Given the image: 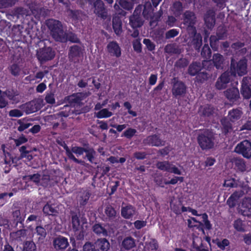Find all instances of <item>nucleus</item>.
Listing matches in <instances>:
<instances>
[{"instance_id":"41","label":"nucleus","mask_w":251,"mask_h":251,"mask_svg":"<svg viewBox=\"0 0 251 251\" xmlns=\"http://www.w3.org/2000/svg\"><path fill=\"white\" fill-rule=\"evenodd\" d=\"M8 69L10 74L14 76H18L20 75L21 69L19 65L16 63H13L8 67Z\"/></svg>"},{"instance_id":"40","label":"nucleus","mask_w":251,"mask_h":251,"mask_svg":"<svg viewBox=\"0 0 251 251\" xmlns=\"http://www.w3.org/2000/svg\"><path fill=\"white\" fill-rule=\"evenodd\" d=\"M64 145H62V146L63 147L64 149L65 150L66 154H67V156L68 157V158L71 160H73L74 162H75L76 163L83 164L84 163V161H82V160H78L77 158H76L75 157V156L74 155V154H73V153L72 152L71 150L69 149V148H68V147L65 143H64Z\"/></svg>"},{"instance_id":"21","label":"nucleus","mask_w":251,"mask_h":251,"mask_svg":"<svg viewBox=\"0 0 251 251\" xmlns=\"http://www.w3.org/2000/svg\"><path fill=\"white\" fill-rule=\"evenodd\" d=\"M53 245L56 250H63L65 249L69 244L67 238L62 236H59L54 239Z\"/></svg>"},{"instance_id":"53","label":"nucleus","mask_w":251,"mask_h":251,"mask_svg":"<svg viewBox=\"0 0 251 251\" xmlns=\"http://www.w3.org/2000/svg\"><path fill=\"white\" fill-rule=\"evenodd\" d=\"M119 4L123 8L126 10H130L133 8V4L129 0H120Z\"/></svg>"},{"instance_id":"2","label":"nucleus","mask_w":251,"mask_h":251,"mask_svg":"<svg viewBox=\"0 0 251 251\" xmlns=\"http://www.w3.org/2000/svg\"><path fill=\"white\" fill-rule=\"evenodd\" d=\"M229 73L234 78L237 74L239 76H243L247 73V60L246 58L240 59L238 62L232 58L231 59L230 71Z\"/></svg>"},{"instance_id":"59","label":"nucleus","mask_w":251,"mask_h":251,"mask_svg":"<svg viewBox=\"0 0 251 251\" xmlns=\"http://www.w3.org/2000/svg\"><path fill=\"white\" fill-rule=\"evenodd\" d=\"M112 115V112L109 111H99L98 112H95V115L99 118H107Z\"/></svg>"},{"instance_id":"42","label":"nucleus","mask_w":251,"mask_h":251,"mask_svg":"<svg viewBox=\"0 0 251 251\" xmlns=\"http://www.w3.org/2000/svg\"><path fill=\"white\" fill-rule=\"evenodd\" d=\"M201 55L206 59H209L211 57V50L208 44H204L202 48Z\"/></svg>"},{"instance_id":"61","label":"nucleus","mask_w":251,"mask_h":251,"mask_svg":"<svg viewBox=\"0 0 251 251\" xmlns=\"http://www.w3.org/2000/svg\"><path fill=\"white\" fill-rule=\"evenodd\" d=\"M70 12V16L74 20H78L81 12L79 10H72L69 9L68 11Z\"/></svg>"},{"instance_id":"8","label":"nucleus","mask_w":251,"mask_h":251,"mask_svg":"<svg viewBox=\"0 0 251 251\" xmlns=\"http://www.w3.org/2000/svg\"><path fill=\"white\" fill-rule=\"evenodd\" d=\"M233 77L231 73L226 71L222 73L218 77L215 83V87L217 89L221 90L226 88L227 84L229 83Z\"/></svg>"},{"instance_id":"58","label":"nucleus","mask_w":251,"mask_h":251,"mask_svg":"<svg viewBox=\"0 0 251 251\" xmlns=\"http://www.w3.org/2000/svg\"><path fill=\"white\" fill-rule=\"evenodd\" d=\"M26 10L22 7H18L14 9V15L18 18H20V16L24 17V15H26Z\"/></svg>"},{"instance_id":"22","label":"nucleus","mask_w":251,"mask_h":251,"mask_svg":"<svg viewBox=\"0 0 251 251\" xmlns=\"http://www.w3.org/2000/svg\"><path fill=\"white\" fill-rule=\"evenodd\" d=\"M27 236V230L21 229L10 234V237L12 241L22 242Z\"/></svg>"},{"instance_id":"46","label":"nucleus","mask_w":251,"mask_h":251,"mask_svg":"<svg viewBox=\"0 0 251 251\" xmlns=\"http://www.w3.org/2000/svg\"><path fill=\"white\" fill-rule=\"evenodd\" d=\"M241 114L242 113L241 111H229L228 117L231 121L233 122L239 119L240 118Z\"/></svg>"},{"instance_id":"15","label":"nucleus","mask_w":251,"mask_h":251,"mask_svg":"<svg viewBox=\"0 0 251 251\" xmlns=\"http://www.w3.org/2000/svg\"><path fill=\"white\" fill-rule=\"evenodd\" d=\"M94 13L102 19H105L107 12L104 6V4L101 0H96L94 2Z\"/></svg>"},{"instance_id":"52","label":"nucleus","mask_w":251,"mask_h":251,"mask_svg":"<svg viewBox=\"0 0 251 251\" xmlns=\"http://www.w3.org/2000/svg\"><path fill=\"white\" fill-rule=\"evenodd\" d=\"M16 2V0H0V8L11 7Z\"/></svg>"},{"instance_id":"45","label":"nucleus","mask_w":251,"mask_h":251,"mask_svg":"<svg viewBox=\"0 0 251 251\" xmlns=\"http://www.w3.org/2000/svg\"><path fill=\"white\" fill-rule=\"evenodd\" d=\"M35 230L37 235L39 236L38 240L39 241H42L45 239L47 235L46 230L41 226H36Z\"/></svg>"},{"instance_id":"1","label":"nucleus","mask_w":251,"mask_h":251,"mask_svg":"<svg viewBox=\"0 0 251 251\" xmlns=\"http://www.w3.org/2000/svg\"><path fill=\"white\" fill-rule=\"evenodd\" d=\"M46 25L50 31L51 36L55 41L63 42L66 39V34L60 21L49 19L46 20Z\"/></svg>"},{"instance_id":"57","label":"nucleus","mask_w":251,"mask_h":251,"mask_svg":"<svg viewBox=\"0 0 251 251\" xmlns=\"http://www.w3.org/2000/svg\"><path fill=\"white\" fill-rule=\"evenodd\" d=\"M165 51L168 53L177 54L179 53L178 49L174 45H167L165 48Z\"/></svg>"},{"instance_id":"55","label":"nucleus","mask_w":251,"mask_h":251,"mask_svg":"<svg viewBox=\"0 0 251 251\" xmlns=\"http://www.w3.org/2000/svg\"><path fill=\"white\" fill-rule=\"evenodd\" d=\"M179 31L178 29H172L167 31L165 33V38L167 39L174 38L178 35Z\"/></svg>"},{"instance_id":"43","label":"nucleus","mask_w":251,"mask_h":251,"mask_svg":"<svg viewBox=\"0 0 251 251\" xmlns=\"http://www.w3.org/2000/svg\"><path fill=\"white\" fill-rule=\"evenodd\" d=\"M36 246L32 241H26L24 242L22 251H35Z\"/></svg>"},{"instance_id":"56","label":"nucleus","mask_w":251,"mask_h":251,"mask_svg":"<svg viewBox=\"0 0 251 251\" xmlns=\"http://www.w3.org/2000/svg\"><path fill=\"white\" fill-rule=\"evenodd\" d=\"M43 211L44 213L50 215H55L57 213L56 210L49 204L45 205L43 208Z\"/></svg>"},{"instance_id":"13","label":"nucleus","mask_w":251,"mask_h":251,"mask_svg":"<svg viewBox=\"0 0 251 251\" xmlns=\"http://www.w3.org/2000/svg\"><path fill=\"white\" fill-rule=\"evenodd\" d=\"M143 143L146 145L159 147L165 145V141L162 140L158 135H150L144 139Z\"/></svg>"},{"instance_id":"28","label":"nucleus","mask_w":251,"mask_h":251,"mask_svg":"<svg viewBox=\"0 0 251 251\" xmlns=\"http://www.w3.org/2000/svg\"><path fill=\"white\" fill-rule=\"evenodd\" d=\"M231 162L235 165V167L238 171L242 172L246 171V165L243 159L233 157L231 159Z\"/></svg>"},{"instance_id":"23","label":"nucleus","mask_w":251,"mask_h":251,"mask_svg":"<svg viewBox=\"0 0 251 251\" xmlns=\"http://www.w3.org/2000/svg\"><path fill=\"white\" fill-rule=\"evenodd\" d=\"M226 97L230 101L236 100L239 98V91L237 88L232 87L227 89L224 92Z\"/></svg>"},{"instance_id":"3","label":"nucleus","mask_w":251,"mask_h":251,"mask_svg":"<svg viewBox=\"0 0 251 251\" xmlns=\"http://www.w3.org/2000/svg\"><path fill=\"white\" fill-rule=\"evenodd\" d=\"M197 140L198 144L202 150H208L214 146V135L213 132L205 130L200 134Z\"/></svg>"},{"instance_id":"7","label":"nucleus","mask_w":251,"mask_h":251,"mask_svg":"<svg viewBox=\"0 0 251 251\" xmlns=\"http://www.w3.org/2000/svg\"><path fill=\"white\" fill-rule=\"evenodd\" d=\"M83 55V50L79 45H75L70 47L68 51V58L71 62L78 63Z\"/></svg>"},{"instance_id":"18","label":"nucleus","mask_w":251,"mask_h":251,"mask_svg":"<svg viewBox=\"0 0 251 251\" xmlns=\"http://www.w3.org/2000/svg\"><path fill=\"white\" fill-rule=\"evenodd\" d=\"M244 195V192L242 190L234 192L227 200V204L230 208L234 207L238 202L240 198L242 197Z\"/></svg>"},{"instance_id":"9","label":"nucleus","mask_w":251,"mask_h":251,"mask_svg":"<svg viewBox=\"0 0 251 251\" xmlns=\"http://www.w3.org/2000/svg\"><path fill=\"white\" fill-rule=\"evenodd\" d=\"M157 169L169 173H174L176 175H181V171L173 164L168 161H158L156 163Z\"/></svg>"},{"instance_id":"16","label":"nucleus","mask_w":251,"mask_h":251,"mask_svg":"<svg viewBox=\"0 0 251 251\" xmlns=\"http://www.w3.org/2000/svg\"><path fill=\"white\" fill-rule=\"evenodd\" d=\"M239 213L244 216H251V198H245L243 199L241 207Z\"/></svg>"},{"instance_id":"44","label":"nucleus","mask_w":251,"mask_h":251,"mask_svg":"<svg viewBox=\"0 0 251 251\" xmlns=\"http://www.w3.org/2000/svg\"><path fill=\"white\" fill-rule=\"evenodd\" d=\"M196 76L195 81L198 83H202L204 82L208 78L209 75L206 72H199L198 73Z\"/></svg>"},{"instance_id":"17","label":"nucleus","mask_w":251,"mask_h":251,"mask_svg":"<svg viewBox=\"0 0 251 251\" xmlns=\"http://www.w3.org/2000/svg\"><path fill=\"white\" fill-rule=\"evenodd\" d=\"M204 21L206 27L212 29L216 22L215 11L212 9L208 10L204 15Z\"/></svg>"},{"instance_id":"47","label":"nucleus","mask_w":251,"mask_h":251,"mask_svg":"<svg viewBox=\"0 0 251 251\" xmlns=\"http://www.w3.org/2000/svg\"><path fill=\"white\" fill-rule=\"evenodd\" d=\"M219 39L216 36L211 35L210 37V45L212 50L214 51H216L218 49V41Z\"/></svg>"},{"instance_id":"27","label":"nucleus","mask_w":251,"mask_h":251,"mask_svg":"<svg viewBox=\"0 0 251 251\" xmlns=\"http://www.w3.org/2000/svg\"><path fill=\"white\" fill-rule=\"evenodd\" d=\"M154 8L151 2L147 1L145 3L142 15L145 19H149L151 17L154 11Z\"/></svg>"},{"instance_id":"38","label":"nucleus","mask_w":251,"mask_h":251,"mask_svg":"<svg viewBox=\"0 0 251 251\" xmlns=\"http://www.w3.org/2000/svg\"><path fill=\"white\" fill-rule=\"evenodd\" d=\"M104 212L109 220H114L116 217L117 213L111 205H109L106 207Z\"/></svg>"},{"instance_id":"34","label":"nucleus","mask_w":251,"mask_h":251,"mask_svg":"<svg viewBox=\"0 0 251 251\" xmlns=\"http://www.w3.org/2000/svg\"><path fill=\"white\" fill-rule=\"evenodd\" d=\"M93 231L98 235L100 236H107V230L100 224H95L92 227Z\"/></svg>"},{"instance_id":"24","label":"nucleus","mask_w":251,"mask_h":251,"mask_svg":"<svg viewBox=\"0 0 251 251\" xmlns=\"http://www.w3.org/2000/svg\"><path fill=\"white\" fill-rule=\"evenodd\" d=\"M112 27L114 33L120 36L123 32L122 22L119 16H114L112 18Z\"/></svg>"},{"instance_id":"64","label":"nucleus","mask_w":251,"mask_h":251,"mask_svg":"<svg viewBox=\"0 0 251 251\" xmlns=\"http://www.w3.org/2000/svg\"><path fill=\"white\" fill-rule=\"evenodd\" d=\"M90 195L89 192H84L80 197L79 200L80 204L82 205H85L90 198Z\"/></svg>"},{"instance_id":"12","label":"nucleus","mask_w":251,"mask_h":251,"mask_svg":"<svg viewBox=\"0 0 251 251\" xmlns=\"http://www.w3.org/2000/svg\"><path fill=\"white\" fill-rule=\"evenodd\" d=\"M250 77H244L241 81V94L245 99H249L251 97V85Z\"/></svg>"},{"instance_id":"62","label":"nucleus","mask_w":251,"mask_h":251,"mask_svg":"<svg viewBox=\"0 0 251 251\" xmlns=\"http://www.w3.org/2000/svg\"><path fill=\"white\" fill-rule=\"evenodd\" d=\"M148 248L151 251H156L158 248V244L157 241L154 239L151 240L148 244Z\"/></svg>"},{"instance_id":"4","label":"nucleus","mask_w":251,"mask_h":251,"mask_svg":"<svg viewBox=\"0 0 251 251\" xmlns=\"http://www.w3.org/2000/svg\"><path fill=\"white\" fill-rule=\"evenodd\" d=\"M55 55V51L50 47L40 48L36 52L37 58L41 63L51 60Z\"/></svg>"},{"instance_id":"19","label":"nucleus","mask_w":251,"mask_h":251,"mask_svg":"<svg viewBox=\"0 0 251 251\" xmlns=\"http://www.w3.org/2000/svg\"><path fill=\"white\" fill-rule=\"evenodd\" d=\"M44 105L42 99L37 98L25 104V110H40Z\"/></svg>"},{"instance_id":"26","label":"nucleus","mask_w":251,"mask_h":251,"mask_svg":"<svg viewBox=\"0 0 251 251\" xmlns=\"http://www.w3.org/2000/svg\"><path fill=\"white\" fill-rule=\"evenodd\" d=\"M202 37L200 33H195L191 41V46L196 50L199 51L202 45Z\"/></svg>"},{"instance_id":"36","label":"nucleus","mask_w":251,"mask_h":251,"mask_svg":"<svg viewBox=\"0 0 251 251\" xmlns=\"http://www.w3.org/2000/svg\"><path fill=\"white\" fill-rule=\"evenodd\" d=\"M122 246L126 250H130L135 246L134 239L131 237H126L122 241Z\"/></svg>"},{"instance_id":"60","label":"nucleus","mask_w":251,"mask_h":251,"mask_svg":"<svg viewBox=\"0 0 251 251\" xmlns=\"http://www.w3.org/2000/svg\"><path fill=\"white\" fill-rule=\"evenodd\" d=\"M40 175L38 174H35L32 175H28L24 177L28 180H32L36 184H38L40 180Z\"/></svg>"},{"instance_id":"10","label":"nucleus","mask_w":251,"mask_h":251,"mask_svg":"<svg viewBox=\"0 0 251 251\" xmlns=\"http://www.w3.org/2000/svg\"><path fill=\"white\" fill-rule=\"evenodd\" d=\"M235 150L245 157L250 158L251 157V143L248 140H244L237 145Z\"/></svg>"},{"instance_id":"30","label":"nucleus","mask_w":251,"mask_h":251,"mask_svg":"<svg viewBox=\"0 0 251 251\" xmlns=\"http://www.w3.org/2000/svg\"><path fill=\"white\" fill-rule=\"evenodd\" d=\"M12 216L13 220L16 222V226H17L18 224H20L23 227V222L25 220V215L22 214L19 209H17L12 212Z\"/></svg>"},{"instance_id":"37","label":"nucleus","mask_w":251,"mask_h":251,"mask_svg":"<svg viewBox=\"0 0 251 251\" xmlns=\"http://www.w3.org/2000/svg\"><path fill=\"white\" fill-rule=\"evenodd\" d=\"M222 126V129L223 132L225 134H226L228 132H230L232 130L231 124L226 118H223L221 120Z\"/></svg>"},{"instance_id":"31","label":"nucleus","mask_w":251,"mask_h":251,"mask_svg":"<svg viewBox=\"0 0 251 251\" xmlns=\"http://www.w3.org/2000/svg\"><path fill=\"white\" fill-rule=\"evenodd\" d=\"M2 94L10 100L13 101L17 100L16 97L19 95L18 91L14 89H7L5 91L2 92Z\"/></svg>"},{"instance_id":"25","label":"nucleus","mask_w":251,"mask_h":251,"mask_svg":"<svg viewBox=\"0 0 251 251\" xmlns=\"http://www.w3.org/2000/svg\"><path fill=\"white\" fill-rule=\"evenodd\" d=\"M96 249L99 251H107L110 248V243L105 238H100L98 239L95 242Z\"/></svg>"},{"instance_id":"6","label":"nucleus","mask_w":251,"mask_h":251,"mask_svg":"<svg viewBox=\"0 0 251 251\" xmlns=\"http://www.w3.org/2000/svg\"><path fill=\"white\" fill-rule=\"evenodd\" d=\"M142 7L138 5L136 7L131 16L129 17V24L130 26L134 29L141 27L144 21L141 14Z\"/></svg>"},{"instance_id":"50","label":"nucleus","mask_w":251,"mask_h":251,"mask_svg":"<svg viewBox=\"0 0 251 251\" xmlns=\"http://www.w3.org/2000/svg\"><path fill=\"white\" fill-rule=\"evenodd\" d=\"M154 182L157 185L163 187L164 185L165 184L166 180L163 178L161 174H156L154 177Z\"/></svg>"},{"instance_id":"39","label":"nucleus","mask_w":251,"mask_h":251,"mask_svg":"<svg viewBox=\"0 0 251 251\" xmlns=\"http://www.w3.org/2000/svg\"><path fill=\"white\" fill-rule=\"evenodd\" d=\"M84 152L86 153L84 158H86L90 163H93L96 154L94 150L92 148L87 147Z\"/></svg>"},{"instance_id":"20","label":"nucleus","mask_w":251,"mask_h":251,"mask_svg":"<svg viewBox=\"0 0 251 251\" xmlns=\"http://www.w3.org/2000/svg\"><path fill=\"white\" fill-rule=\"evenodd\" d=\"M183 16L184 24L190 27H194L196 21L194 13L190 11H186L184 12Z\"/></svg>"},{"instance_id":"35","label":"nucleus","mask_w":251,"mask_h":251,"mask_svg":"<svg viewBox=\"0 0 251 251\" xmlns=\"http://www.w3.org/2000/svg\"><path fill=\"white\" fill-rule=\"evenodd\" d=\"M72 228L75 232H77L80 229L83 228L80 225V220L78 217L75 213H73L71 217Z\"/></svg>"},{"instance_id":"29","label":"nucleus","mask_w":251,"mask_h":251,"mask_svg":"<svg viewBox=\"0 0 251 251\" xmlns=\"http://www.w3.org/2000/svg\"><path fill=\"white\" fill-rule=\"evenodd\" d=\"M202 69L201 64L199 62H194L191 63L188 68V73L191 76H195Z\"/></svg>"},{"instance_id":"63","label":"nucleus","mask_w":251,"mask_h":251,"mask_svg":"<svg viewBox=\"0 0 251 251\" xmlns=\"http://www.w3.org/2000/svg\"><path fill=\"white\" fill-rule=\"evenodd\" d=\"M143 42L149 51H152L155 49V46L150 39L145 38L143 40Z\"/></svg>"},{"instance_id":"54","label":"nucleus","mask_w":251,"mask_h":251,"mask_svg":"<svg viewBox=\"0 0 251 251\" xmlns=\"http://www.w3.org/2000/svg\"><path fill=\"white\" fill-rule=\"evenodd\" d=\"M133 48L134 50L138 53L142 52V44L140 39H136L133 40L132 42Z\"/></svg>"},{"instance_id":"51","label":"nucleus","mask_w":251,"mask_h":251,"mask_svg":"<svg viewBox=\"0 0 251 251\" xmlns=\"http://www.w3.org/2000/svg\"><path fill=\"white\" fill-rule=\"evenodd\" d=\"M188 63L187 59L184 58H181L176 62L175 66L177 68L181 69L187 66Z\"/></svg>"},{"instance_id":"32","label":"nucleus","mask_w":251,"mask_h":251,"mask_svg":"<svg viewBox=\"0 0 251 251\" xmlns=\"http://www.w3.org/2000/svg\"><path fill=\"white\" fill-rule=\"evenodd\" d=\"M135 213L134 208L131 205H128L123 207L121 210V214L126 219L131 217Z\"/></svg>"},{"instance_id":"11","label":"nucleus","mask_w":251,"mask_h":251,"mask_svg":"<svg viewBox=\"0 0 251 251\" xmlns=\"http://www.w3.org/2000/svg\"><path fill=\"white\" fill-rule=\"evenodd\" d=\"M82 93H76L72 95L65 97L64 100L68 104H66L64 107L69 106L71 107H75L76 105H78L82 100Z\"/></svg>"},{"instance_id":"14","label":"nucleus","mask_w":251,"mask_h":251,"mask_svg":"<svg viewBox=\"0 0 251 251\" xmlns=\"http://www.w3.org/2000/svg\"><path fill=\"white\" fill-rule=\"evenodd\" d=\"M106 50L111 56L119 58L121 56V48L116 41L109 42L106 46Z\"/></svg>"},{"instance_id":"49","label":"nucleus","mask_w":251,"mask_h":251,"mask_svg":"<svg viewBox=\"0 0 251 251\" xmlns=\"http://www.w3.org/2000/svg\"><path fill=\"white\" fill-rule=\"evenodd\" d=\"M233 227L238 231L243 232L245 231V225L243 223V221L240 219L234 222Z\"/></svg>"},{"instance_id":"48","label":"nucleus","mask_w":251,"mask_h":251,"mask_svg":"<svg viewBox=\"0 0 251 251\" xmlns=\"http://www.w3.org/2000/svg\"><path fill=\"white\" fill-rule=\"evenodd\" d=\"M162 14V11L160 9V10L155 13H154L153 12V14L151 15V18H149L150 19V25H152L153 24L157 23V22H158L160 19L161 16Z\"/></svg>"},{"instance_id":"33","label":"nucleus","mask_w":251,"mask_h":251,"mask_svg":"<svg viewBox=\"0 0 251 251\" xmlns=\"http://www.w3.org/2000/svg\"><path fill=\"white\" fill-rule=\"evenodd\" d=\"M212 60L216 69H223L222 65L223 64L224 59L222 55L219 53L214 54Z\"/></svg>"},{"instance_id":"5","label":"nucleus","mask_w":251,"mask_h":251,"mask_svg":"<svg viewBox=\"0 0 251 251\" xmlns=\"http://www.w3.org/2000/svg\"><path fill=\"white\" fill-rule=\"evenodd\" d=\"M172 93L175 98L184 95L186 93L187 86L182 81L177 77H174L172 80Z\"/></svg>"}]
</instances>
